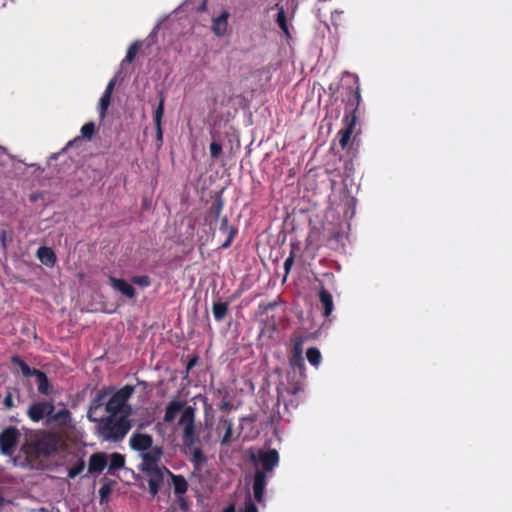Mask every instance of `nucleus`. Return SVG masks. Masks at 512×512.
<instances>
[{
  "label": "nucleus",
  "instance_id": "obj_1",
  "mask_svg": "<svg viewBox=\"0 0 512 512\" xmlns=\"http://www.w3.org/2000/svg\"><path fill=\"white\" fill-rule=\"evenodd\" d=\"M108 392L101 391L98 397L92 402L88 411V418L91 421L99 422L97 432L105 440H118L124 437L129 430V425L123 415L109 414L105 419L100 420V410L102 401L106 398Z\"/></svg>",
  "mask_w": 512,
  "mask_h": 512
},
{
  "label": "nucleus",
  "instance_id": "obj_2",
  "mask_svg": "<svg viewBox=\"0 0 512 512\" xmlns=\"http://www.w3.org/2000/svg\"><path fill=\"white\" fill-rule=\"evenodd\" d=\"M213 408L204 400V425L208 432L203 439L207 443L219 442L222 446L230 445L236 437L234 436L232 420L222 417L217 423L213 421Z\"/></svg>",
  "mask_w": 512,
  "mask_h": 512
},
{
  "label": "nucleus",
  "instance_id": "obj_3",
  "mask_svg": "<svg viewBox=\"0 0 512 512\" xmlns=\"http://www.w3.org/2000/svg\"><path fill=\"white\" fill-rule=\"evenodd\" d=\"M129 443L133 450L141 454L143 463L157 462L162 456L161 448L153 445V439L148 434L134 433Z\"/></svg>",
  "mask_w": 512,
  "mask_h": 512
},
{
  "label": "nucleus",
  "instance_id": "obj_4",
  "mask_svg": "<svg viewBox=\"0 0 512 512\" xmlns=\"http://www.w3.org/2000/svg\"><path fill=\"white\" fill-rule=\"evenodd\" d=\"M142 469L147 473L149 490L152 495H156L165 481L170 479L172 473L165 467H159L156 462L151 464L143 463Z\"/></svg>",
  "mask_w": 512,
  "mask_h": 512
},
{
  "label": "nucleus",
  "instance_id": "obj_5",
  "mask_svg": "<svg viewBox=\"0 0 512 512\" xmlns=\"http://www.w3.org/2000/svg\"><path fill=\"white\" fill-rule=\"evenodd\" d=\"M133 392V387L125 386L114 393L106 404L105 411L111 415H123L125 417V406L128 398Z\"/></svg>",
  "mask_w": 512,
  "mask_h": 512
},
{
  "label": "nucleus",
  "instance_id": "obj_6",
  "mask_svg": "<svg viewBox=\"0 0 512 512\" xmlns=\"http://www.w3.org/2000/svg\"><path fill=\"white\" fill-rule=\"evenodd\" d=\"M194 420V409L191 406L185 407L180 415L179 426L182 429L185 443L189 445H192L197 441Z\"/></svg>",
  "mask_w": 512,
  "mask_h": 512
},
{
  "label": "nucleus",
  "instance_id": "obj_7",
  "mask_svg": "<svg viewBox=\"0 0 512 512\" xmlns=\"http://www.w3.org/2000/svg\"><path fill=\"white\" fill-rule=\"evenodd\" d=\"M251 459L254 461L255 465H261L265 473L272 471V469L279 462V455L276 450L269 451H259L258 454H251Z\"/></svg>",
  "mask_w": 512,
  "mask_h": 512
},
{
  "label": "nucleus",
  "instance_id": "obj_8",
  "mask_svg": "<svg viewBox=\"0 0 512 512\" xmlns=\"http://www.w3.org/2000/svg\"><path fill=\"white\" fill-rule=\"evenodd\" d=\"M20 433L15 428H7L0 434V450L4 455H12L15 451Z\"/></svg>",
  "mask_w": 512,
  "mask_h": 512
},
{
  "label": "nucleus",
  "instance_id": "obj_9",
  "mask_svg": "<svg viewBox=\"0 0 512 512\" xmlns=\"http://www.w3.org/2000/svg\"><path fill=\"white\" fill-rule=\"evenodd\" d=\"M57 439L54 435L46 434L39 437L34 443L35 452L38 455H49L56 450Z\"/></svg>",
  "mask_w": 512,
  "mask_h": 512
},
{
  "label": "nucleus",
  "instance_id": "obj_10",
  "mask_svg": "<svg viewBox=\"0 0 512 512\" xmlns=\"http://www.w3.org/2000/svg\"><path fill=\"white\" fill-rule=\"evenodd\" d=\"M229 12L223 10L221 14L212 20L211 29L217 37H225L229 35Z\"/></svg>",
  "mask_w": 512,
  "mask_h": 512
},
{
  "label": "nucleus",
  "instance_id": "obj_11",
  "mask_svg": "<svg viewBox=\"0 0 512 512\" xmlns=\"http://www.w3.org/2000/svg\"><path fill=\"white\" fill-rule=\"evenodd\" d=\"M53 405L49 402H40L33 404L29 410L28 415L32 421L38 422L42 420L45 416L50 417L53 412Z\"/></svg>",
  "mask_w": 512,
  "mask_h": 512
},
{
  "label": "nucleus",
  "instance_id": "obj_12",
  "mask_svg": "<svg viewBox=\"0 0 512 512\" xmlns=\"http://www.w3.org/2000/svg\"><path fill=\"white\" fill-rule=\"evenodd\" d=\"M109 284L113 289L120 292L124 296L128 298H133L135 296L134 288L125 280L119 279L116 277H109Z\"/></svg>",
  "mask_w": 512,
  "mask_h": 512
},
{
  "label": "nucleus",
  "instance_id": "obj_13",
  "mask_svg": "<svg viewBox=\"0 0 512 512\" xmlns=\"http://www.w3.org/2000/svg\"><path fill=\"white\" fill-rule=\"evenodd\" d=\"M108 465L107 454H93L88 463V471L90 473H100Z\"/></svg>",
  "mask_w": 512,
  "mask_h": 512
},
{
  "label": "nucleus",
  "instance_id": "obj_14",
  "mask_svg": "<svg viewBox=\"0 0 512 512\" xmlns=\"http://www.w3.org/2000/svg\"><path fill=\"white\" fill-rule=\"evenodd\" d=\"M266 485V474L264 471L258 470L254 477V497L258 502L263 500V492Z\"/></svg>",
  "mask_w": 512,
  "mask_h": 512
},
{
  "label": "nucleus",
  "instance_id": "obj_15",
  "mask_svg": "<svg viewBox=\"0 0 512 512\" xmlns=\"http://www.w3.org/2000/svg\"><path fill=\"white\" fill-rule=\"evenodd\" d=\"M184 408L185 407L181 401H179V400L171 401L166 408V412L164 415V421L167 423L173 422L176 419L177 415L182 413Z\"/></svg>",
  "mask_w": 512,
  "mask_h": 512
},
{
  "label": "nucleus",
  "instance_id": "obj_16",
  "mask_svg": "<svg viewBox=\"0 0 512 512\" xmlns=\"http://www.w3.org/2000/svg\"><path fill=\"white\" fill-rule=\"evenodd\" d=\"M48 422L62 427L69 426L71 422L70 413L65 409H62L54 414L52 413L48 418Z\"/></svg>",
  "mask_w": 512,
  "mask_h": 512
},
{
  "label": "nucleus",
  "instance_id": "obj_17",
  "mask_svg": "<svg viewBox=\"0 0 512 512\" xmlns=\"http://www.w3.org/2000/svg\"><path fill=\"white\" fill-rule=\"evenodd\" d=\"M38 259L47 266H52L55 263L54 252L47 247H41L37 251Z\"/></svg>",
  "mask_w": 512,
  "mask_h": 512
},
{
  "label": "nucleus",
  "instance_id": "obj_18",
  "mask_svg": "<svg viewBox=\"0 0 512 512\" xmlns=\"http://www.w3.org/2000/svg\"><path fill=\"white\" fill-rule=\"evenodd\" d=\"M170 479L173 482L174 492L176 494L182 495L186 492L187 482L183 477L175 476L172 474V476H170Z\"/></svg>",
  "mask_w": 512,
  "mask_h": 512
},
{
  "label": "nucleus",
  "instance_id": "obj_19",
  "mask_svg": "<svg viewBox=\"0 0 512 512\" xmlns=\"http://www.w3.org/2000/svg\"><path fill=\"white\" fill-rule=\"evenodd\" d=\"M107 457H108V465L107 466L109 467V470L121 468L125 463L124 456L121 454L113 453V454L107 455Z\"/></svg>",
  "mask_w": 512,
  "mask_h": 512
},
{
  "label": "nucleus",
  "instance_id": "obj_20",
  "mask_svg": "<svg viewBox=\"0 0 512 512\" xmlns=\"http://www.w3.org/2000/svg\"><path fill=\"white\" fill-rule=\"evenodd\" d=\"M320 300L325 308V312H324L325 316L330 315L333 310V301H332L331 295L327 291L321 290L320 291Z\"/></svg>",
  "mask_w": 512,
  "mask_h": 512
},
{
  "label": "nucleus",
  "instance_id": "obj_21",
  "mask_svg": "<svg viewBox=\"0 0 512 512\" xmlns=\"http://www.w3.org/2000/svg\"><path fill=\"white\" fill-rule=\"evenodd\" d=\"M354 124H355V117H352V119L348 123V127L345 130H341L339 132V136H340L339 142L342 147H345L347 145L350 135L352 133Z\"/></svg>",
  "mask_w": 512,
  "mask_h": 512
},
{
  "label": "nucleus",
  "instance_id": "obj_22",
  "mask_svg": "<svg viewBox=\"0 0 512 512\" xmlns=\"http://www.w3.org/2000/svg\"><path fill=\"white\" fill-rule=\"evenodd\" d=\"M35 378L38 385V391L42 394H48L50 392V387L45 374L40 371L39 373H36Z\"/></svg>",
  "mask_w": 512,
  "mask_h": 512
},
{
  "label": "nucleus",
  "instance_id": "obj_23",
  "mask_svg": "<svg viewBox=\"0 0 512 512\" xmlns=\"http://www.w3.org/2000/svg\"><path fill=\"white\" fill-rule=\"evenodd\" d=\"M212 312L214 318L221 321L227 313V305L221 302L214 303Z\"/></svg>",
  "mask_w": 512,
  "mask_h": 512
},
{
  "label": "nucleus",
  "instance_id": "obj_24",
  "mask_svg": "<svg viewBox=\"0 0 512 512\" xmlns=\"http://www.w3.org/2000/svg\"><path fill=\"white\" fill-rule=\"evenodd\" d=\"M111 95L104 93L99 101V114L101 118H104L106 111L110 105Z\"/></svg>",
  "mask_w": 512,
  "mask_h": 512
},
{
  "label": "nucleus",
  "instance_id": "obj_25",
  "mask_svg": "<svg viewBox=\"0 0 512 512\" xmlns=\"http://www.w3.org/2000/svg\"><path fill=\"white\" fill-rule=\"evenodd\" d=\"M140 48V44L135 42L133 44H131L128 48V51H127V54L124 58V60L122 61V65H124L126 62L130 63L133 61V59L135 58L136 54L138 53V50Z\"/></svg>",
  "mask_w": 512,
  "mask_h": 512
},
{
  "label": "nucleus",
  "instance_id": "obj_26",
  "mask_svg": "<svg viewBox=\"0 0 512 512\" xmlns=\"http://www.w3.org/2000/svg\"><path fill=\"white\" fill-rule=\"evenodd\" d=\"M306 356H307L308 361L312 365H318L321 361V354H320L319 350L316 348L308 349Z\"/></svg>",
  "mask_w": 512,
  "mask_h": 512
},
{
  "label": "nucleus",
  "instance_id": "obj_27",
  "mask_svg": "<svg viewBox=\"0 0 512 512\" xmlns=\"http://www.w3.org/2000/svg\"><path fill=\"white\" fill-rule=\"evenodd\" d=\"M14 362L19 366V368L24 376H36V373L40 372L39 370L31 369L23 361H21L19 359H14Z\"/></svg>",
  "mask_w": 512,
  "mask_h": 512
},
{
  "label": "nucleus",
  "instance_id": "obj_28",
  "mask_svg": "<svg viewBox=\"0 0 512 512\" xmlns=\"http://www.w3.org/2000/svg\"><path fill=\"white\" fill-rule=\"evenodd\" d=\"M276 22L278 23L279 27L281 28V30L287 35L289 36V30H288V27H287V24H286V17H285V13H284V10L283 8L281 7L280 10H279V13L277 15V19H276Z\"/></svg>",
  "mask_w": 512,
  "mask_h": 512
},
{
  "label": "nucleus",
  "instance_id": "obj_29",
  "mask_svg": "<svg viewBox=\"0 0 512 512\" xmlns=\"http://www.w3.org/2000/svg\"><path fill=\"white\" fill-rule=\"evenodd\" d=\"M163 114H164V99L161 98L159 105L154 112L155 126H159V124H161Z\"/></svg>",
  "mask_w": 512,
  "mask_h": 512
},
{
  "label": "nucleus",
  "instance_id": "obj_30",
  "mask_svg": "<svg viewBox=\"0 0 512 512\" xmlns=\"http://www.w3.org/2000/svg\"><path fill=\"white\" fill-rule=\"evenodd\" d=\"M94 124L93 123H87L82 126L81 128V134L86 138H91V136L94 133Z\"/></svg>",
  "mask_w": 512,
  "mask_h": 512
},
{
  "label": "nucleus",
  "instance_id": "obj_31",
  "mask_svg": "<svg viewBox=\"0 0 512 512\" xmlns=\"http://www.w3.org/2000/svg\"><path fill=\"white\" fill-rule=\"evenodd\" d=\"M222 229H223L225 232H227V233L229 234L228 239H227V240H226V242L223 244V247H228V246H229V244H230V242H231V240H232V237H233V235H234V231H233V229H232L231 227H229V226L227 225V222H226V221H223V223H222Z\"/></svg>",
  "mask_w": 512,
  "mask_h": 512
},
{
  "label": "nucleus",
  "instance_id": "obj_32",
  "mask_svg": "<svg viewBox=\"0 0 512 512\" xmlns=\"http://www.w3.org/2000/svg\"><path fill=\"white\" fill-rule=\"evenodd\" d=\"M222 151V147L220 144L213 142L210 144V153L213 158H217L220 156Z\"/></svg>",
  "mask_w": 512,
  "mask_h": 512
},
{
  "label": "nucleus",
  "instance_id": "obj_33",
  "mask_svg": "<svg viewBox=\"0 0 512 512\" xmlns=\"http://www.w3.org/2000/svg\"><path fill=\"white\" fill-rule=\"evenodd\" d=\"M242 512H258L256 506L254 505L250 498V495H248V498L245 502L244 510Z\"/></svg>",
  "mask_w": 512,
  "mask_h": 512
},
{
  "label": "nucleus",
  "instance_id": "obj_34",
  "mask_svg": "<svg viewBox=\"0 0 512 512\" xmlns=\"http://www.w3.org/2000/svg\"><path fill=\"white\" fill-rule=\"evenodd\" d=\"M133 282L141 286H148L150 284V281L146 276L134 277Z\"/></svg>",
  "mask_w": 512,
  "mask_h": 512
},
{
  "label": "nucleus",
  "instance_id": "obj_35",
  "mask_svg": "<svg viewBox=\"0 0 512 512\" xmlns=\"http://www.w3.org/2000/svg\"><path fill=\"white\" fill-rule=\"evenodd\" d=\"M114 86H115V80L114 79H111L106 87V90L104 93L106 94H109V95H112V91L114 89Z\"/></svg>",
  "mask_w": 512,
  "mask_h": 512
},
{
  "label": "nucleus",
  "instance_id": "obj_36",
  "mask_svg": "<svg viewBox=\"0 0 512 512\" xmlns=\"http://www.w3.org/2000/svg\"><path fill=\"white\" fill-rule=\"evenodd\" d=\"M4 404H5L6 408H8V409L13 407L12 396L10 394L6 396Z\"/></svg>",
  "mask_w": 512,
  "mask_h": 512
},
{
  "label": "nucleus",
  "instance_id": "obj_37",
  "mask_svg": "<svg viewBox=\"0 0 512 512\" xmlns=\"http://www.w3.org/2000/svg\"><path fill=\"white\" fill-rule=\"evenodd\" d=\"M156 132H157V140L159 142H161L162 141V137H163V132H162L161 124H159V126H156Z\"/></svg>",
  "mask_w": 512,
  "mask_h": 512
},
{
  "label": "nucleus",
  "instance_id": "obj_38",
  "mask_svg": "<svg viewBox=\"0 0 512 512\" xmlns=\"http://www.w3.org/2000/svg\"><path fill=\"white\" fill-rule=\"evenodd\" d=\"M81 470H82V467H80V468H73V469H71V470L69 471V476H70L71 478H73V477H75L77 474H79Z\"/></svg>",
  "mask_w": 512,
  "mask_h": 512
},
{
  "label": "nucleus",
  "instance_id": "obj_39",
  "mask_svg": "<svg viewBox=\"0 0 512 512\" xmlns=\"http://www.w3.org/2000/svg\"><path fill=\"white\" fill-rule=\"evenodd\" d=\"M292 263H293L292 257H289V258L286 259V261L284 263L286 271H288L290 269Z\"/></svg>",
  "mask_w": 512,
  "mask_h": 512
},
{
  "label": "nucleus",
  "instance_id": "obj_40",
  "mask_svg": "<svg viewBox=\"0 0 512 512\" xmlns=\"http://www.w3.org/2000/svg\"><path fill=\"white\" fill-rule=\"evenodd\" d=\"M224 512H235V506L232 504L230 506H228Z\"/></svg>",
  "mask_w": 512,
  "mask_h": 512
},
{
  "label": "nucleus",
  "instance_id": "obj_41",
  "mask_svg": "<svg viewBox=\"0 0 512 512\" xmlns=\"http://www.w3.org/2000/svg\"><path fill=\"white\" fill-rule=\"evenodd\" d=\"M206 7L205 3H203V5H201V10H204Z\"/></svg>",
  "mask_w": 512,
  "mask_h": 512
},
{
  "label": "nucleus",
  "instance_id": "obj_42",
  "mask_svg": "<svg viewBox=\"0 0 512 512\" xmlns=\"http://www.w3.org/2000/svg\"><path fill=\"white\" fill-rule=\"evenodd\" d=\"M195 456H196V457H199V456H200V453H199V452H195Z\"/></svg>",
  "mask_w": 512,
  "mask_h": 512
},
{
  "label": "nucleus",
  "instance_id": "obj_43",
  "mask_svg": "<svg viewBox=\"0 0 512 512\" xmlns=\"http://www.w3.org/2000/svg\"><path fill=\"white\" fill-rule=\"evenodd\" d=\"M3 502V498L0 496V505L2 504Z\"/></svg>",
  "mask_w": 512,
  "mask_h": 512
},
{
  "label": "nucleus",
  "instance_id": "obj_44",
  "mask_svg": "<svg viewBox=\"0 0 512 512\" xmlns=\"http://www.w3.org/2000/svg\"><path fill=\"white\" fill-rule=\"evenodd\" d=\"M3 471V468L0 466V473Z\"/></svg>",
  "mask_w": 512,
  "mask_h": 512
}]
</instances>
